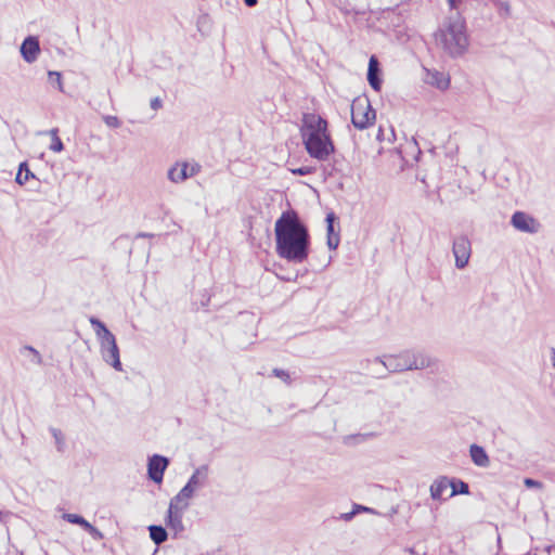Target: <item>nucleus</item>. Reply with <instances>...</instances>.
Instances as JSON below:
<instances>
[{"label":"nucleus","instance_id":"nucleus-21","mask_svg":"<svg viewBox=\"0 0 555 555\" xmlns=\"http://www.w3.org/2000/svg\"><path fill=\"white\" fill-rule=\"evenodd\" d=\"M30 178H35V175L29 170L27 163H22L16 175V182L21 185L25 184Z\"/></svg>","mask_w":555,"mask_h":555},{"label":"nucleus","instance_id":"nucleus-27","mask_svg":"<svg viewBox=\"0 0 555 555\" xmlns=\"http://www.w3.org/2000/svg\"><path fill=\"white\" fill-rule=\"evenodd\" d=\"M272 374L282 379L286 385H291L292 384V378H291V375L287 371L285 370H282V369H273L272 370Z\"/></svg>","mask_w":555,"mask_h":555},{"label":"nucleus","instance_id":"nucleus-5","mask_svg":"<svg viewBox=\"0 0 555 555\" xmlns=\"http://www.w3.org/2000/svg\"><path fill=\"white\" fill-rule=\"evenodd\" d=\"M89 322L93 326L96 338L100 341V350L103 360L107 364L112 365L116 371H122L119 348L114 334L95 317H91Z\"/></svg>","mask_w":555,"mask_h":555},{"label":"nucleus","instance_id":"nucleus-39","mask_svg":"<svg viewBox=\"0 0 555 555\" xmlns=\"http://www.w3.org/2000/svg\"><path fill=\"white\" fill-rule=\"evenodd\" d=\"M460 0H448L451 9H456Z\"/></svg>","mask_w":555,"mask_h":555},{"label":"nucleus","instance_id":"nucleus-6","mask_svg":"<svg viewBox=\"0 0 555 555\" xmlns=\"http://www.w3.org/2000/svg\"><path fill=\"white\" fill-rule=\"evenodd\" d=\"M376 119L375 109L367 98H357L351 103V121L359 129L371 127Z\"/></svg>","mask_w":555,"mask_h":555},{"label":"nucleus","instance_id":"nucleus-29","mask_svg":"<svg viewBox=\"0 0 555 555\" xmlns=\"http://www.w3.org/2000/svg\"><path fill=\"white\" fill-rule=\"evenodd\" d=\"M291 171L292 173L297 176H307L313 173L315 171V168L311 166H302L299 168L291 169Z\"/></svg>","mask_w":555,"mask_h":555},{"label":"nucleus","instance_id":"nucleus-33","mask_svg":"<svg viewBox=\"0 0 555 555\" xmlns=\"http://www.w3.org/2000/svg\"><path fill=\"white\" fill-rule=\"evenodd\" d=\"M353 508H354V511H357V514H359L360 512L372 513V514L376 513L373 508L366 507V506H363V505H359V504H354Z\"/></svg>","mask_w":555,"mask_h":555},{"label":"nucleus","instance_id":"nucleus-23","mask_svg":"<svg viewBox=\"0 0 555 555\" xmlns=\"http://www.w3.org/2000/svg\"><path fill=\"white\" fill-rule=\"evenodd\" d=\"M452 481V486H450V488H452V491L451 493L449 494V498L455 495V494H468L469 493V487L466 482L462 481V480H459V481H455V480H451Z\"/></svg>","mask_w":555,"mask_h":555},{"label":"nucleus","instance_id":"nucleus-15","mask_svg":"<svg viewBox=\"0 0 555 555\" xmlns=\"http://www.w3.org/2000/svg\"><path fill=\"white\" fill-rule=\"evenodd\" d=\"M168 179L173 183H181L189 178L188 163H177L169 168L167 172Z\"/></svg>","mask_w":555,"mask_h":555},{"label":"nucleus","instance_id":"nucleus-3","mask_svg":"<svg viewBox=\"0 0 555 555\" xmlns=\"http://www.w3.org/2000/svg\"><path fill=\"white\" fill-rule=\"evenodd\" d=\"M436 43L451 57L462 56L468 48L465 22L449 18L435 34Z\"/></svg>","mask_w":555,"mask_h":555},{"label":"nucleus","instance_id":"nucleus-4","mask_svg":"<svg viewBox=\"0 0 555 555\" xmlns=\"http://www.w3.org/2000/svg\"><path fill=\"white\" fill-rule=\"evenodd\" d=\"M374 362L380 363L386 372L400 373L412 370H424L434 364V360L424 354L412 350H405L399 354H385L377 357Z\"/></svg>","mask_w":555,"mask_h":555},{"label":"nucleus","instance_id":"nucleus-37","mask_svg":"<svg viewBox=\"0 0 555 555\" xmlns=\"http://www.w3.org/2000/svg\"><path fill=\"white\" fill-rule=\"evenodd\" d=\"M48 133L51 135V140H53V138L55 137H59V129L57 128H53L51 130L48 131Z\"/></svg>","mask_w":555,"mask_h":555},{"label":"nucleus","instance_id":"nucleus-10","mask_svg":"<svg viewBox=\"0 0 555 555\" xmlns=\"http://www.w3.org/2000/svg\"><path fill=\"white\" fill-rule=\"evenodd\" d=\"M185 508L169 503L167 511V526L173 530L175 533H180L184 530L182 517Z\"/></svg>","mask_w":555,"mask_h":555},{"label":"nucleus","instance_id":"nucleus-13","mask_svg":"<svg viewBox=\"0 0 555 555\" xmlns=\"http://www.w3.org/2000/svg\"><path fill=\"white\" fill-rule=\"evenodd\" d=\"M426 83L434 86L440 90H446L450 86V77L443 72L436 69H426L424 77Z\"/></svg>","mask_w":555,"mask_h":555},{"label":"nucleus","instance_id":"nucleus-28","mask_svg":"<svg viewBox=\"0 0 555 555\" xmlns=\"http://www.w3.org/2000/svg\"><path fill=\"white\" fill-rule=\"evenodd\" d=\"M102 119L105 122V125L109 128H119L121 125V121L117 116L104 115Z\"/></svg>","mask_w":555,"mask_h":555},{"label":"nucleus","instance_id":"nucleus-8","mask_svg":"<svg viewBox=\"0 0 555 555\" xmlns=\"http://www.w3.org/2000/svg\"><path fill=\"white\" fill-rule=\"evenodd\" d=\"M511 224L518 231L524 233H538L541 224L532 216L524 211H515L511 218Z\"/></svg>","mask_w":555,"mask_h":555},{"label":"nucleus","instance_id":"nucleus-12","mask_svg":"<svg viewBox=\"0 0 555 555\" xmlns=\"http://www.w3.org/2000/svg\"><path fill=\"white\" fill-rule=\"evenodd\" d=\"M40 52L39 40L36 37H27L21 46V54L27 63H33L37 60Z\"/></svg>","mask_w":555,"mask_h":555},{"label":"nucleus","instance_id":"nucleus-26","mask_svg":"<svg viewBox=\"0 0 555 555\" xmlns=\"http://www.w3.org/2000/svg\"><path fill=\"white\" fill-rule=\"evenodd\" d=\"M51 434H52L53 438L55 439V444H56L57 451L63 452L65 442H64V437H63L62 431L56 428H51Z\"/></svg>","mask_w":555,"mask_h":555},{"label":"nucleus","instance_id":"nucleus-17","mask_svg":"<svg viewBox=\"0 0 555 555\" xmlns=\"http://www.w3.org/2000/svg\"><path fill=\"white\" fill-rule=\"evenodd\" d=\"M469 454L475 465L483 468L490 465V459L482 447L472 444L469 448Z\"/></svg>","mask_w":555,"mask_h":555},{"label":"nucleus","instance_id":"nucleus-41","mask_svg":"<svg viewBox=\"0 0 555 555\" xmlns=\"http://www.w3.org/2000/svg\"><path fill=\"white\" fill-rule=\"evenodd\" d=\"M552 363H553V366L555 367V348H552Z\"/></svg>","mask_w":555,"mask_h":555},{"label":"nucleus","instance_id":"nucleus-36","mask_svg":"<svg viewBox=\"0 0 555 555\" xmlns=\"http://www.w3.org/2000/svg\"><path fill=\"white\" fill-rule=\"evenodd\" d=\"M199 171V166L197 164L189 166L188 165V173L189 178L195 176Z\"/></svg>","mask_w":555,"mask_h":555},{"label":"nucleus","instance_id":"nucleus-32","mask_svg":"<svg viewBox=\"0 0 555 555\" xmlns=\"http://www.w3.org/2000/svg\"><path fill=\"white\" fill-rule=\"evenodd\" d=\"M524 483L527 488H537V489H542L543 485L542 482L538 481V480H534V479H531V478H526L524 480Z\"/></svg>","mask_w":555,"mask_h":555},{"label":"nucleus","instance_id":"nucleus-40","mask_svg":"<svg viewBox=\"0 0 555 555\" xmlns=\"http://www.w3.org/2000/svg\"><path fill=\"white\" fill-rule=\"evenodd\" d=\"M153 234L151 233H145V232H140L137 234V237H152Z\"/></svg>","mask_w":555,"mask_h":555},{"label":"nucleus","instance_id":"nucleus-16","mask_svg":"<svg viewBox=\"0 0 555 555\" xmlns=\"http://www.w3.org/2000/svg\"><path fill=\"white\" fill-rule=\"evenodd\" d=\"M452 486V481L448 477L436 479L430 486V496L434 500H442L446 491Z\"/></svg>","mask_w":555,"mask_h":555},{"label":"nucleus","instance_id":"nucleus-22","mask_svg":"<svg viewBox=\"0 0 555 555\" xmlns=\"http://www.w3.org/2000/svg\"><path fill=\"white\" fill-rule=\"evenodd\" d=\"M63 519L68 521L69 524L81 526L86 531H87L88 527L90 526L89 521H87L82 516L77 515V514L66 513L63 515Z\"/></svg>","mask_w":555,"mask_h":555},{"label":"nucleus","instance_id":"nucleus-18","mask_svg":"<svg viewBox=\"0 0 555 555\" xmlns=\"http://www.w3.org/2000/svg\"><path fill=\"white\" fill-rule=\"evenodd\" d=\"M194 492L189 486H184L171 500L170 504L180 506L182 508L188 509L190 506V500L195 495Z\"/></svg>","mask_w":555,"mask_h":555},{"label":"nucleus","instance_id":"nucleus-9","mask_svg":"<svg viewBox=\"0 0 555 555\" xmlns=\"http://www.w3.org/2000/svg\"><path fill=\"white\" fill-rule=\"evenodd\" d=\"M169 465V460L166 456L154 454L149 457L147 475L155 483H160L164 478V473Z\"/></svg>","mask_w":555,"mask_h":555},{"label":"nucleus","instance_id":"nucleus-30","mask_svg":"<svg viewBox=\"0 0 555 555\" xmlns=\"http://www.w3.org/2000/svg\"><path fill=\"white\" fill-rule=\"evenodd\" d=\"M50 150L55 153H60L64 150V144H63L62 140L60 139V137L53 138L51 145H50Z\"/></svg>","mask_w":555,"mask_h":555},{"label":"nucleus","instance_id":"nucleus-11","mask_svg":"<svg viewBox=\"0 0 555 555\" xmlns=\"http://www.w3.org/2000/svg\"><path fill=\"white\" fill-rule=\"evenodd\" d=\"M209 468L207 465L197 467L189 478L186 486L197 492L208 485Z\"/></svg>","mask_w":555,"mask_h":555},{"label":"nucleus","instance_id":"nucleus-34","mask_svg":"<svg viewBox=\"0 0 555 555\" xmlns=\"http://www.w3.org/2000/svg\"><path fill=\"white\" fill-rule=\"evenodd\" d=\"M356 515L357 511L353 508L351 512L340 514L339 519L344 521H350Z\"/></svg>","mask_w":555,"mask_h":555},{"label":"nucleus","instance_id":"nucleus-1","mask_svg":"<svg viewBox=\"0 0 555 555\" xmlns=\"http://www.w3.org/2000/svg\"><path fill=\"white\" fill-rule=\"evenodd\" d=\"M276 254L289 262L301 263L310 250V234L294 210L282 212L274 224Z\"/></svg>","mask_w":555,"mask_h":555},{"label":"nucleus","instance_id":"nucleus-31","mask_svg":"<svg viewBox=\"0 0 555 555\" xmlns=\"http://www.w3.org/2000/svg\"><path fill=\"white\" fill-rule=\"evenodd\" d=\"M87 531L90 533V535L94 539V540H101L103 538V534L102 532L96 529L94 526H92L90 524V526L88 527Z\"/></svg>","mask_w":555,"mask_h":555},{"label":"nucleus","instance_id":"nucleus-19","mask_svg":"<svg viewBox=\"0 0 555 555\" xmlns=\"http://www.w3.org/2000/svg\"><path fill=\"white\" fill-rule=\"evenodd\" d=\"M325 220L327 223V246L330 249H336L339 245V234L334 231V222L336 220L335 214H327Z\"/></svg>","mask_w":555,"mask_h":555},{"label":"nucleus","instance_id":"nucleus-25","mask_svg":"<svg viewBox=\"0 0 555 555\" xmlns=\"http://www.w3.org/2000/svg\"><path fill=\"white\" fill-rule=\"evenodd\" d=\"M22 352L28 353V358L31 363L37 364V365H40L42 363V358H41L40 353L31 346H25L23 348Z\"/></svg>","mask_w":555,"mask_h":555},{"label":"nucleus","instance_id":"nucleus-35","mask_svg":"<svg viewBox=\"0 0 555 555\" xmlns=\"http://www.w3.org/2000/svg\"><path fill=\"white\" fill-rule=\"evenodd\" d=\"M163 106V102L159 98H154L151 100V108L154 111L159 109Z\"/></svg>","mask_w":555,"mask_h":555},{"label":"nucleus","instance_id":"nucleus-2","mask_svg":"<svg viewBox=\"0 0 555 555\" xmlns=\"http://www.w3.org/2000/svg\"><path fill=\"white\" fill-rule=\"evenodd\" d=\"M300 135L307 153L320 162L327 160L335 152L334 143L327 129V121L320 115L304 114Z\"/></svg>","mask_w":555,"mask_h":555},{"label":"nucleus","instance_id":"nucleus-7","mask_svg":"<svg viewBox=\"0 0 555 555\" xmlns=\"http://www.w3.org/2000/svg\"><path fill=\"white\" fill-rule=\"evenodd\" d=\"M452 254L455 258V267L457 269H464L468 264L472 255V243L466 235L454 237Z\"/></svg>","mask_w":555,"mask_h":555},{"label":"nucleus","instance_id":"nucleus-14","mask_svg":"<svg viewBox=\"0 0 555 555\" xmlns=\"http://www.w3.org/2000/svg\"><path fill=\"white\" fill-rule=\"evenodd\" d=\"M367 81L370 86L375 90L379 91L382 88L380 68L376 56H371L367 68Z\"/></svg>","mask_w":555,"mask_h":555},{"label":"nucleus","instance_id":"nucleus-38","mask_svg":"<svg viewBox=\"0 0 555 555\" xmlns=\"http://www.w3.org/2000/svg\"><path fill=\"white\" fill-rule=\"evenodd\" d=\"M244 3L248 7V8H253L257 4V0H244Z\"/></svg>","mask_w":555,"mask_h":555},{"label":"nucleus","instance_id":"nucleus-24","mask_svg":"<svg viewBox=\"0 0 555 555\" xmlns=\"http://www.w3.org/2000/svg\"><path fill=\"white\" fill-rule=\"evenodd\" d=\"M49 83L55 87L59 91L63 92L62 75L60 72H48Z\"/></svg>","mask_w":555,"mask_h":555},{"label":"nucleus","instance_id":"nucleus-20","mask_svg":"<svg viewBox=\"0 0 555 555\" xmlns=\"http://www.w3.org/2000/svg\"><path fill=\"white\" fill-rule=\"evenodd\" d=\"M149 531H150V537H151L152 541L156 545L164 543L168 538V533H167L166 529L162 526L151 525L149 527Z\"/></svg>","mask_w":555,"mask_h":555}]
</instances>
